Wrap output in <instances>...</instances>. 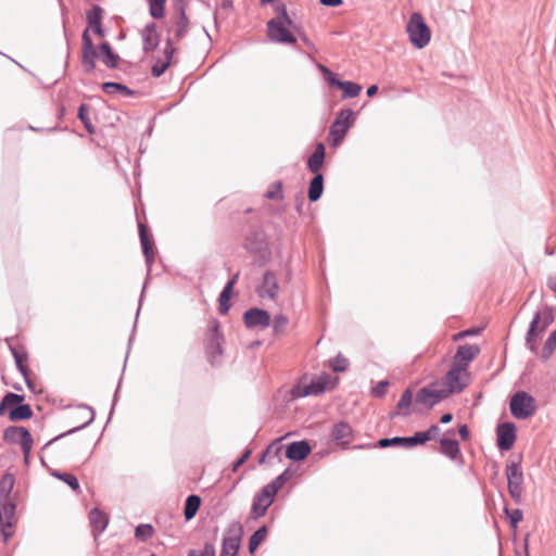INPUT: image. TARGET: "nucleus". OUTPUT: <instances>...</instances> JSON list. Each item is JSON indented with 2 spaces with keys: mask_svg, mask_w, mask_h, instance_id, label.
Here are the masks:
<instances>
[{
  "mask_svg": "<svg viewBox=\"0 0 556 556\" xmlns=\"http://www.w3.org/2000/svg\"><path fill=\"white\" fill-rule=\"evenodd\" d=\"M330 85L338 86L340 88V84H343V81L338 80L333 77V74L331 76H326Z\"/></svg>",
  "mask_w": 556,
  "mask_h": 556,
  "instance_id": "nucleus-59",
  "label": "nucleus"
},
{
  "mask_svg": "<svg viewBox=\"0 0 556 556\" xmlns=\"http://www.w3.org/2000/svg\"><path fill=\"white\" fill-rule=\"evenodd\" d=\"M251 452L247 451L235 464L232 467L233 471H237L240 466H242L247 459L250 457Z\"/></svg>",
  "mask_w": 556,
  "mask_h": 556,
  "instance_id": "nucleus-53",
  "label": "nucleus"
},
{
  "mask_svg": "<svg viewBox=\"0 0 556 556\" xmlns=\"http://www.w3.org/2000/svg\"><path fill=\"white\" fill-rule=\"evenodd\" d=\"M266 538L267 528L264 526L256 530L250 538L249 552L253 554L258 548V546L265 541Z\"/></svg>",
  "mask_w": 556,
  "mask_h": 556,
  "instance_id": "nucleus-35",
  "label": "nucleus"
},
{
  "mask_svg": "<svg viewBox=\"0 0 556 556\" xmlns=\"http://www.w3.org/2000/svg\"><path fill=\"white\" fill-rule=\"evenodd\" d=\"M293 26L286 8L281 7L278 16L267 23V36L271 41L293 45L296 42V38L291 33Z\"/></svg>",
  "mask_w": 556,
  "mask_h": 556,
  "instance_id": "nucleus-1",
  "label": "nucleus"
},
{
  "mask_svg": "<svg viewBox=\"0 0 556 556\" xmlns=\"http://www.w3.org/2000/svg\"><path fill=\"white\" fill-rule=\"evenodd\" d=\"M321 4L327 7H339L342 4V0H319Z\"/></svg>",
  "mask_w": 556,
  "mask_h": 556,
  "instance_id": "nucleus-57",
  "label": "nucleus"
},
{
  "mask_svg": "<svg viewBox=\"0 0 556 556\" xmlns=\"http://www.w3.org/2000/svg\"><path fill=\"white\" fill-rule=\"evenodd\" d=\"M479 330H465L453 336V341H458L467 336L477 334Z\"/></svg>",
  "mask_w": 556,
  "mask_h": 556,
  "instance_id": "nucleus-54",
  "label": "nucleus"
},
{
  "mask_svg": "<svg viewBox=\"0 0 556 556\" xmlns=\"http://www.w3.org/2000/svg\"><path fill=\"white\" fill-rule=\"evenodd\" d=\"M324 190V177L321 174H315L314 178L311 180L308 188V199L312 202L317 201L323 193Z\"/></svg>",
  "mask_w": 556,
  "mask_h": 556,
  "instance_id": "nucleus-28",
  "label": "nucleus"
},
{
  "mask_svg": "<svg viewBox=\"0 0 556 556\" xmlns=\"http://www.w3.org/2000/svg\"><path fill=\"white\" fill-rule=\"evenodd\" d=\"M223 342L224 338L219 331L218 321L211 320L205 331L204 345L207 359L213 366L219 363V358L223 354Z\"/></svg>",
  "mask_w": 556,
  "mask_h": 556,
  "instance_id": "nucleus-4",
  "label": "nucleus"
},
{
  "mask_svg": "<svg viewBox=\"0 0 556 556\" xmlns=\"http://www.w3.org/2000/svg\"><path fill=\"white\" fill-rule=\"evenodd\" d=\"M406 33L410 43L417 48H425L431 40V29L419 12H414L407 22Z\"/></svg>",
  "mask_w": 556,
  "mask_h": 556,
  "instance_id": "nucleus-3",
  "label": "nucleus"
},
{
  "mask_svg": "<svg viewBox=\"0 0 556 556\" xmlns=\"http://www.w3.org/2000/svg\"><path fill=\"white\" fill-rule=\"evenodd\" d=\"M339 381L338 377H333L328 374L320 375L314 379L308 384L299 386L296 388V395L299 396H307V395H319L325 391H329L336 388Z\"/></svg>",
  "mask_w": 556,
  "mask_h": 556,
  "instance_id": "nucleus-8",
  "label": "nucleus"
},
{
  "mask_svg": "<svg viewBox=\"0 0 556 556\" xmlns=\"http://www.w3.org/2000/svg\"><path fill=\"white\" fill-rule=\"evenodd\" d=\"M378 445H379L380 447H388V446H391L390 439H381V440H379Z\"/></svg>",
  "mask_w": 556,
  "mask_h": 556,
  "instance_id": "nucleus-61",
  "label": "nucleus"
},
{
  "mask_svg": "<svg viewBox=\"0 0 556 556\" xmlns=\"http://www.w3.org/2000/svg\"><path fill=\"white\" fill-rule=\"evenodd\" d=\"M288 324H289V319L287 318V316H285L282 314L276 315L273 320L274 332L276 334H280V333L285 332Z\"/></svg>",
  "mask_w": 556,
  "mask_h": 556,
  "instance_id": "nucleus-43",
  "label": "nucleus"
},
{
  "mask_svg": "<svg viewBox=\"0 0 556 556\" xmlns=\"http://www.w3.org/2000/svg\"><path fill=\"white\" fill-rule=\"evenodd\" d=\"M389 386L388 381H380L371 391L372 395L376 397H382L386 394L387 388Z\"/></svg>",
  "mask_w": 556,
  "mask_h": 556,
  "instance_id": "nucleus-51",
  "label": "nucleus"
},
{
  "mask_svg": "<svg viewBox=\"0 0 556 556\" xmlns=\"http://www.w3.org/2000/svg\"><path fill=\"white\" fill-rule=\"evenodd\" d=\"M15 505L12 501H0V532L4 542L12 535L11 528L14 523Z\"/></svg>",
  "mask_w": 556,
  "mask_h": 556,
  "instance_id": "nucleus-13",
  "label": "nucleus"
},
{
  "mask_svg": "<svg viewBox=\"0 0 556 556\" xmlns=\"http://www.w3.org/2000/svg\"><path fill=\"white\" fill-rule=\"evenodd\" d=\"M265 197L270 200H281L282 199V184L277 181L273 184L269 189L266 191Z\"/></svg>",
  "mask_w": 556,
  "mask_h": 556,
  "instance_id": "nucleus-46",
  "label": "nucleus"
},
{
  "mask_svg": "<svg viewBox=\"0 0 556 556\" xmlns=\"http://www.w3.org/2000/svg\"><path fill=\"white\" fill-rule=\"evenodd\" d=\"M497 446L502 451H509L516 441V427L511 422H504L496 428Z\"/></svg>",
  "mask_w": 556,
  "mask_h": 556,
  "instance_id": "nucleus-14",
  "label": "nucleus"
},
{
  "mask_svg": "<svg viewBox=\"0 0 556 556\" xmlns=\"http://www.w3.org/2000/svg\"><path fill=\"white\" fill-rule=\"evenodd\" d=\"M441 452L452 459H455L459 454V445L457 441L451 439H442L440 442Z\"/></svg>",
  "mask_w": 556,
  "mask_h": 556,
  "instance_id": "nucleus-33",
  "label": "nucleus"
},
{
  "mask_svg": "<svg viewBox=\"0 0 556 556\" xmlns=\"http://www.w3.org/2000/svg\"><path fill=\"white\" fill-rule=\"evenodd\" d=\"M188 29V18L185 14V11L181 10L179 13V16L176 21V27H175V36L177 39L182 38Z\"/></svg>",
  "mask_w": 556,
  "mask_h": 556,
  "instance_id": "nucleus-41",
  "label": "nucleus"
},
{
  "mask_svg": "<svg viewBox=\"0 0 556 556\" xmlns=\"http://www.w3.org/2000/svg\"><path fill=\"white\" fill-rule=\"evenodd\" d=\"M412 400H413V393L410 390H406L404 391V393L402 394L399 403H397V409L400 412H403L404 415H407L408 413V407L410 406L412 404Z\"/></svg>",
  "mask_w": 556,
  "mask_h": 556,
  "instance_id": "nucleus-44",
  "label": "nucleus"
},
{
  "mask_svg": "<svg viewBox=\"0 0 556 556\" xmlns=\"http://www.w3.org/2000/svg\"><path fill=\"white\" fill-rule=\"evenodd\" d=\"M447 396L450 395L445 389L439 382H435L420 389L416 395V401L419 404L431 407Z\"/></svg>",
  "mask_w": 556,
  "mask_h": 556,
  "instance_id": "nucleus-11",
  "label": "nucleus"
},
{
  "mask_svg": "<svg viewBox=\"0 0 556 556\" xmlns=\"http://www.w3.org/2000/svg\"><path fill=\"white\" fill-rule=\"evenodd\" d=\"M102 89L108 93H112L115 91H122L126 94L131 93V91L126 86L118 84V83H104L102 85Z\"/></svg>",
  "mask_w": 556,
  "mask_h": 556,
  "instance_id": "nucleus-48",
  "label": "nucleus"
},
{
  "mask_svg": "<svg viewBox=\"0 0 556 556\" xmlns=\"http://www.w3.org/2000/svg\"><path fill=\"white\" fill-rule=\"evenodd\" d=\"M24 397L15 393H8L0 403V414L12 409L23 402Z\"/></svg>",
  "mask_w": 556,
  "mask_h": 556,
  "instance_id": "nucleus-34",
  "label": "nucleus"
},
{
  "mask_svg": "<svg viewBox=\"0 0 556 556\" xmlns=\"http://www.w3.org/2000/svg\"><path fill=\"white\" fill-rule=\"evenodd\" d=\"M354 113L351 110H341L330 127L329 142L338 147L344 139L348 130L354 124Z\"/></svg>",
  "mask_w": 556,
  "mask_h": 556,
  "instance_id": "nucleus-7",
  "label": "nucleus"
},
{
  "mask_svg": "<svg viewBox=\"0 0 556 556\" xmlns=\"http://www.w3.org/2000/svg\"><path fill=\"white\" fill-rule=\"evenodd\" d=\"M331 437L338 444H349L353 439V429L348 422L341 421L333 426Z\"/></svg>",
  "mask_w": 556,
  "mask_h": 556,
  "instance_id": "nucleus-19",
  "label": "nucleus"
},
{
  "mask_svg": "<svg viewBox=\"0 0 556 556\" xmlns=\"http://www.w3.org/2000/svg\"><path fill=\"white\" fill-rule=\"evenodd\" d=\"M556 349V329L548 336L542 349L541 357L543 361H547Z\"/></svg>",
  "mask_w": 556,
  "mask_h": 556,
  "instance_id": "nucleus-38",
  "label": "nucleus"
},
{
  "mask_svg": "<svg viewBox=\"0 0 556 556\" xmlns=\"http://www.w3.org/2000/svg\"><path fill=\"white\" fill-rule=\"evenodd\" d=\"M330 365L333 371H345L349 367V361L345 357L338 355L331 361Z\"/></svg>",
  "mask_w": 556,
  "mask_h": 556,
  "instance_id": "nucleus-49",
  "label": "nucleus"
},
{
  "mask_svg": "<svg viewBox=\"0 0 556 556\" xmlns=\"http://www.w3.org/2000/svg\"><path fill=\"white\" fill-rule=\"evenodd\" d=\"M144 51H153L159 45V34L155 24L147 25L142 30Z\"/></svg>",
  "mask_w": 556,
  "mask_h": 556,
  "instance_id": "nucleus-22",
  "label": "nucleus"
},
{
  "mask_svg": "<svg viewBox=\"0 0 556 556\" xmlns=\"http://www.w3.org/2000/svg\"><path fill=\"white\" fill-rule=\"evenodd\" d=\"M98 52L91 41V38L86 29L83 34V66L86 72H92L96 67V59L99 58Z\"/></svg>",
  "mask_w": 556,
  "mask_h": 556,
  "instance_id": "nucleus-15",
  "label": "nucleus"
},
{
  "mask_svg": "<svg viewBox=\"0 0 556 556\" xmlns=\"http://www.w3.org/2000/svg\"><path fill=\"white\" fill-rule=\"evenodd\" d=\"M510 523L513 527H516L518 522L522 520V511L520 509H514L509 514Z\"/></svg>",
  "mask_w": 556,
  "mask_h": 556,
  "instance_id": "nucleus-52",
  "label": "nucleus"
},
{
  "mask_svg": "<svg viewBox=\"0 0 556 556\" xmlns=\"http://www.w3.org/2000/svg\"><path fill=\"white\" fill-rule=\"evenodd\" d=\"M139 235H140V241L143 249V253L147 257V260H152L154 257V252L152 249V241L150 240L146 226L143 224L139 225Z\"/></svg>",
  "mask_w": 556,
  "mask_h": 556,
  "instance_id": "nucleus-32",
  "label": "nucleus"
},
{
  "mask_svg": "<svg viewBox=\"0 0 556 556\" xmlns=\"http://www.w3.org/2000/svg\"><path fill=\"white\" fill-rule=\"evenodd\" d=\"M231 293H232V283H227L218 299L219 312L222 314H227L229 311V300L231 298Z\"/></svg>",
  "mask_w": 556,
  "mask_h": 556,
  "instance_id": "nucleus-37",
  "label": "nucleus"
},
{
  "mask_svg": "<svg viewBox=\"0 0 556 556\" xmlns=\"http://www.w3.org/2000/svg\"><path fill=\"white\" fill-rule=\"evenodd\" d=\"M458 433H459V435H460V438L463 440H465V441L468 440V438H469V430H468L466 425H463V426L459 427Z\"/></svg>",
  "mask_w": 556,
  "mask_h": 556,
  "instance_id": "nucleus-56",
  "label": "nucleus"
},
{
  "mask_svg": "<svg viewBox=\"0 0 556 556\" xmlns=\"http://www.w3.org/2000/svg\"><path fill=\"white\" fill-rule=\"evenodd\" d=\"M553 321V317L548 312L538 313L530 325L527 334V343L531 351H536L538 341Z\"/></svg>",
  "mask_w": 556,
  "mask_h": 556,
  "instance_id": "nucleus-9",
  "label": "nucleus"
},
{
  "mask_svg": "<svg viewBox=\"0 0 556 556\" xmlns=\"http://www.w3.org/2000/svg\"><path fill=\"white\" fill-rule=\"evenodd\" d=\"M551 289L556 292V274L549 279L548 282Z\"/></svg>",
  "mask_w": 556,
  "mask_h": 556,
  "instance_id": "nucleus-63",
  "label": "nucleus"
},
{
  "mask_svg": "<svg viewBox=\"0 0 556 556\" xmlns=\"http://www.w3.org/2000/svg\"><path fill=\"white\" fill-rule=\"evenodd\" d=\"M89 519H90L92 529L97 532H102L109 523V518H108L106 514H104L103 511H101L98 508H93L90 511Z\"/></svg>",
  "mask_w": 556,
  "mask_h": 556,
  "instance_id": "nucleus-26",
  "label": "nucleus"
},
{
  "mask_svg": "<svg viewBox=\"0 0 556 556\" xmlns=\"http://www.w3.org/2000/svg\"><path fill=\"white\" fill-rule=\"evenodd\" d=\"M280 441H281V439L277 440V441L273 442L270 445H268V447L265 450V452L263 453V456L260 460L261 464H263L267 459H270L274 457H276L280 460V454L282 451V445H281Z\"/></svg>",
  "mask_w": 556,
  "mask_h": 556,
  "instance_id": "nucleus-36",
  "label": "nucleus"
},
{
  "mask_svg": "<svg viewBox=\"0 0 556 556\" xmlns=\"http://www.w3.org/2000/svg\"><path fill=\"white\" fill-rule=\"evenodd\" d=\"M311 453V446L305 441L291 443L286 451V456L292 460H302Z\"/></svg>",
  "mask_w": 556,
  "mask_h": 556,
  "instance_id": "nucleus-20",
  "label": "nucleus"
},
{
  "mask_svg": "<svg viewBox=\"0 0 556 556\" xmlns=\"http://www.w3.org/2000/svg\"><path fill=\"white\" fill-rule=\"evenodd\" d=\"M340 89L343 91L344 98H354L361 93L362 86L352 81H343L340 84Z\"/></svg>",
  "mask_w": 556,
  "mask_h": 556,
  "instance_id": "nucleus-40",
  "label": "nucleus"
},
{
  "mask_svg": "<svg viewBox=\"0 0 556 556\" xmlns=\"http://www.w3.org/2000/svg\"><path fill=\"white\" fill-rule=\"evenodd\" d=\"M188 556H215V547L212 543H205L199 549H191Z\"/></svg>",
  "mask_w": 556,
  "mask_h": 556,
  "instance_id": "nucleus-47",
  "label": "nucleus"
},
{
  "mask_svg": "<svg viewBox=\"0 0 556 556\" xmlns=\"http://www.w3.org/2000/svg\"><path fill=\"white\" fill-rule=\"evenodd\" d=\"M469 382V370L465 367L452 363L451 368L444 377L442 387L445 389L448 395H451L453 393L462 392L465 388L468 387Z\"/></svg>",
  "mask_w": 556,
  "mask_h": 556,
  "instance_id": "nucleus-5",
  "label": "nucleus"
},
{
  "mask_svg": "<svg viewBox=\"0 0 556 556\" xmlns=\"http://www.w3.org/2000/svg\"><path fill=\"white\" fill-rule=\"evenodd\" d=\"M150 14L154 18H162L165 14L166 0H148Z\"/></svg>",
  "mask_w": 556,
  "mask_h": 556,
  "instance_id": "nucleus-39",
  "label": "nucleus"
},
{
  "mask_svg": "<svg viewBox=\"0 0 556 556\" xmlns=\"http://www.w3.org/2000/svg\"><path fill=\"white\" fill-rule=\"evenodd\" d=\"M81 410L86 414V420L83 422V426H86L92 420V412L88 409L87 407H83Z\"/></svg>",
  "mask_w": 556,
  "mask_h": 556,
  "instance_id": "nucleus-58",
  "label": "nucleus"
},
{
  "mask_svg": "<svg viewBox=\"0 0 556 556\" xmlns=\"http://www.w3.org/2000/svg\"><path fill=\"white\" fill-rule=\"evenodd\" d=\"M31 415L33 412L30 406L22 403L16 407L12 408L9 413L10 419L13 421L28 419L31 417Z\"/></svg>",
  "mask_w": 556,
  "mask_h": 556,
  "instance_id": "nucleus-31",
  "label": "nucleus"
},
{
  "mask_svg": "<svg viewBox=\"0 0 556 556\" xmlns=\"http://www.w3.org/2000/svg\"><path fill=\"white\" fill-rule=\"evenodd\" d=\"M89 106L87 104H81L78 109V117L83 122L84 126L88 130V132L93 134L94 128L90 122V118L88 116Z\"/></svg>",
  "mask_w": 556,
  "mask_h": 556,
  "instance_id": "nucleus-42",
  "label": "nucleus"
},
{
  "mask_svg": "<svg viewBox=\"0 0 556 556\" xmlns=\"http://www.w3.org/2000/svg\"><path fill=\"white\" fill-rule=\"evenodd\" d=\"M99 58L110 68L116 67L119 61V56L112 51L108 42L101 45Z\"/></svg>",
  "mask_w": 556,
  "mask_h": 556,
  "instance_id": "nucleus-27",
  "label": "nucleus"
},
{
  "mask_svg": "<svg viewBox=\"0 0 556 556\" xmlns=\"http://www.w3.org/2000/svg\"><path fill=\"white\" fill-rule=\"evenodd\" d=\"M509 409L517 419L530 418L536 412L535 399L525 391H518L510 397Z\"/></svg>",
  "mask_w": 556,
  "mask_h": 556,
  "instance_id": "nucleus-6",
  "label": "nucleus"
},
{
  "mask_svg": "<svg viewBox=\"0 0 556 556\" xmlns=\"http://www.w3.org/2000/svg\"><path fill=\"white\" fill-rule=\"evenodd\" d=\"M278 291V282L275 277V275L270 273H266L264 275L263 283L260 289V295L261 296H268L270 299H274Z\"/></svg>",
  "mask_w": 556,
  "mask_h": 556,
  "instance_id": "nucleus-24",
  "label": "nucleus"
},
{
  "mask_svg": "<svg viewBox=\"0 0 556 556\" xmlns=\"http://www.w3.org/2000/svg\"><path fill=\"white\" fill-rule=\"evenodd\" d=\"M60 480L64 481L68 484L74 491L79 490V483L77 478L72 473H56L55 475Z\"/></svg>",
  "mask_w": 556,
  "mask_h": 556,
  "instance_id": "nucleus-50",
  "label": "nucleus"
},
{
  "mask_svg": "<svg viewBox=\"0 0 556 556\" xmlns=\"http://www.w3.org/2000/svg\"><path fill=\"white\" fill-rule=\"evenodd\" d=\"M282 484V476H279L273 482L263 486L262 490L255 494L250 510V517L252 519L256 520L266 514L268 507L274 503V500Z\"/></svg>",
  "mask_w": 556,
  "mask_h": 556,
  "instance_id": "nucleus-2",
  "label": "nucleus"
},
{
  "mask_svg": "<svg viewBox=\"0 0 556 556\" xmlns=\"http://www.w3.org/2000/svg\"><path fill=\"white\" fill-rule=\"evenodd\" d=\"M201 505V498L198 495H189L186 500L184 515L187 520L192 519Z\"/></svg>",
  "mask_w": 556,
  "mask_h": 556,
  "instance_id": "nucleus-30",
  "label": "nucleus"
},
{
  "mask_svg": "<svg viewBox=\"0 0 556 556\" xmlns=\"http://www.w3.org/2000/svg\"><path fill=\"white\" fill-rule=\"evenodd\" d=\"M241 544V530L229 533L223 540L220 556H237Z\"/></svg>",
  "mask_w": 556,
  "mask_h": 556,
  "instance_id": "nucleus-18",
  "label": "nucleus"
},
{
  "mask_svg": "<svg viewBox=\"0 0 556 556\" xmlns=\"http://www.w3.org/2000/svg\"><path fill=\"white\" fill-rule=\"evenodd\" d=\"M508 491L517 502L521 498L523 475L519 464L513 463L506 466Z\"/></svg>",
  "mask_w": 556,
  "mask_h": 556,
  "instance_id": "nucleus-12",
  "label": "nucleus"
},
{
  "mask_svg": "<svg viewBox=\"0 0 556 556\" xmlns=\"http://www.w3.org/2000/svg\"><path fill=\"white\" fill-rule=\"evenodd\" d=\"M325 161V147L323 143H318L315 148L314 153L309 156L307 161L308 169L314 174H319L320 168L324 165Z\"/></svg>",
  "mask_w": 556,
  "mask_h": 556,
  "instance_id": "nucleus-23",
  "label": "nucleus"
},
{
  "mask_svg": "<svg viewBox=\"0 0 556 556\" xmlns=\"http://www.w3.org/2000/svg\"><path fill=\"white\" fill-rule=\"evenodd\" d=\"M101 20H102V9L98 5H94L90 11L87 13V21H88V30L91 29L94 34H97L100 37L104 36V31L101 26Z\"/></svg>",
  "mask_w": 556,
  "mask_h": 556,
  "instance_id": "nucleus-21",
  "label": "nucleus"
},
{
  "mask_svg": "<svg viewBox=\"0 0 556 556\" xmlns=\"http://www.w3.org/2000/svg\"><path fill=\"white\" fill-rule=\"evenodd\" d=\"M244 324L249 328L262 327L266 328L270 325V315L260 308H251L244 313Z\"/></svg>",
  "mask_w": 556,
  "mask_h": 556,
  "instance_id": "nucleus-17",
  "label": "nucleus"
},
{
  "mask_svg": "<svg viewBox=\"0 0 556 556\" xmlns=\"http://www.w3.org/2000/svg\"><path fill=\"white\" fill-rule=\"evenodd\" d=\"M14 439L21 444L23 452L27 455L33 446V438L29 431L23 427H17L12 430Z\"/></svg>",
  "mask_w": 556,
  "mask_h": 556,
  "instance_id": "nucleus-25",
  "label": "nucleus"
},
{
  "mask_svg": "<svg viewBox=\"0 0 556 556\" xmlns=\"http://www.w3.org/2000/svg\"><path fill=\"white\" fill-rule=\"evenodd\" d=\"M452 419H453L452 414L447 413V414H444V415L441 417V422H443V424H447V422H450Z\"/></svg>",
  "mask_w": 556,
  "mask_h": 556,
  "instance_id": "nucleus-62",
  "label": "nucleus"
},
{
  "mask_svg": "<svg viewBox=\"0 0 556 556\" xmlns=\"http://www.w3.org/2000/svg\"><path fill=\"white\" fill-rule=\"evenodd\" d=\"M480 348L476 344L459 345L454 357L453 363L468 369L469 364L479 355Z\"/></svg>",
  "mask_w": 556,
  "mask_h": 556,
  "instance_id": "nucleus-16",
  "label": "nucleus"
},
{
  "mask_svg": "<svg viewBox=\"0 0 556 556\" xmlns=\"http://www.w3.org/2000/svg\"><path fill=\"white\" fill-rule=\"evenodd\" d=\"M440 432V428L435 425L431 426L427 431L416 432L413 437L401 438L395 437L390 439L391 445H399L406 448L413 447L415 445H421L427 443L430 440L437 438Z\"/></svg>",
  "mask_w": 556,
  "mask_h": 556,
  "instance_id": "nucleus-10",
  "label": "nucleus"
},
{
  "mask_svg": "<svg viewBox=\"0 0 556 556\" xmlns=\"http://www.w3.org/2000/svg\"><path fill=\"white\" fill-rule=\"evenodd\" d=\"M168 65H169V62H166L161 67L153 66L152 72H153L154 76L162 75L164 73V71L168 67Z\"/></svg>",
  "mask_w": 556,
  "mask_h": 556,
  "instance_id": "nucleus-55",
  "label": "nucleus"
},
{
  "mask_svg": "<svg viewBox=\"0 0 556 556\" xmlns=\"http://www.w3.org/2000/svg\"><path fill=\"white\" fill-rule=\"evenodd\" d=\"M153 532L151 525H140L136 528L135 535L138 540L147 541L153 535Z\"/></svg>",
  "mask_w": 556,
  "mask_h": 556,
  "instance_id": "nucleus-45",
  "label": "nucleus"
},
{
  "mask_svg": "<svg viewBox=\"0 0 556 556\" xmlns=\"http://www.w3.org/2000/svg\"><path fill=\"white\" fill-rule=\"evenodd\" d=\"M15 483L14 476L5 473L0 480V501H11L10 495Z\"/></svg>",
  "mask_w": 556,
  "mask_h": 556,
  "instance_id": "nucleus-29",
  "label": "nucleus"
},
{
  "mask_svg": "<svg viewBox=\"0 0 556 556\" xmlns=\"http://www.w3.org/2000/svg\"><path fill=\"white\" fill-rule=\"evenodd\" d=\"M378 92V87L376 85H371L370 87H368L367 89V96L368 97H372L375 96L376 93Z\"/></svg>",
  "mask_w": 556,
  "mask_h": 556,
  "instance_id": "nucleus-60",
  "label": "nucleus"
},
{
  "mask_svg": "<svg viewBox=\"0 0 556 556\" xmlns=\"http://www.w3.org/2000/svg\"><path fill=\"white\" fill-rule=\"evenodd\" d=\"M319 70L323 72V74L326 76H331L332 73L324 65H319Z\"/></svg>",
  "mask_w": 556,
  "mask_h": 556,
  "instance_id": "nucleus-64",
  "label": "nucleus"
}]
</instances>
